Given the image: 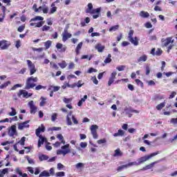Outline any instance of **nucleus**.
I'll return each instance as SVG.
<instances>
[{
    "mask_svg": "<svg viewBox=\"0 0 177 177\" xmlns=\"http://www.w3.org/2000/svg\"><path fill=\"white\" fill-rule=\"evenodd\" d=\"M43 20H44V17L36 16L34 18H32L30 19V21H39V22H37V23L32 22L30 24V26L31 27L41 28V27H42L44 26V24H45V21H44Z\"/></svg>",
    "mask_w": 177,
    "mask_h": 177,
    "instance_id": "1",
    "label": "nucleus"
},
{
    "mask_svg": "<svg viewBox=\"0 0 177 177\" xmlns=\"http://www.w3.org/2000/svg\"><path fill=\"white\" fill-rule=\"evenodd\" d=\"M34 82H38V77H34L32 76L28 77L26 82V86L24 89L28 91V89H32V88H35L37 84Z\"/></svg>",
    "mask_w": 177,
    "mask_h": 177,
    "instance_id": "2",
    "label": "nucleus"
},
{
    "mask_svg": "<svg viewBox=\"0 0 177 177\" xmlns=\"http://www.w3.org/2000/svg\"><path fill=\"white\" fill-rule=\"evenodd\" d=\"M158 154H160V151H157L156 152H153L149 155H145V156H142L138 158V162L137 163L138 164V165H140V164H143V162H146V161H147L148 160H150V158L153 157H156V156H158Z\"/></svg>",
    "mask_w": 177,
    "mask_h": 177,
    "instance_id": "3",
    "label": "nucleus"
},
{
    "mask_svg": "<svg viewBox=\"0 0 177 177\" xmlns=\"http://www.w3.org/2000/svg\"><path fill=\"white\" fill-rule=\"evenodd\" d=\"M135 31L133 30H130L128 35V40L131 44L134 45V46H138L139 45V38L138 37H135L133 38V33Z\"/></svg>",
    "mask_w": 177,
    "mask_h": 177,
    "instance_id": "4",
    "label": "nucleus"
},
{
    "mask_svg": "<svg viewBox=\"0 0 177 177\" xmlns=\"http://www.w3.org/2000/svg\"><path fill=\"white\" fill-rule=\"evenodd\" d=\"M62 149H59L57 151V154L60 155L62 154L64 156H66V154H68V153H71V150H70V144H66L62 147Z\"/></svg>",
    "mask_w": 177,
    "mask_h": 177,
    "instance_id": "5",
    "label": "nucleus"
},
{
    "mask_svg": "<svg viewBox=\"0 0 177 177\" xmlns=\"http://www.w3.org/2000/svg\"><path fill=\"white\" fill-rule=\"evenodd\" d=\"M26 62H27L28 67L30 70V75H33V74H35V73H37V68H35V64H34L32 62H31V60L30 59H27Z\"/></svg>",
    "mask_w": 177,
    "mask_h": 177,
    "instance_id": "6",
    "label": "nucleus"
},
{
    "mask_svg": "<svg viewBox=\"0 0 177 177\" xmlns=\"http://www.w3.org/2000/svg\"><path fill=\"white\" fill-rule=\"evenodd\" d=\"M21 95L23 97H25L26 99H28V97H31V96H32V93H28L26 90H19L17 93L18 97H21Z\"/></svg>",
    "mask_w": 177,
    "mask_h": 177,
    "instance_id": "7",
    "label": "nucleus"
},
{
    "mask_svg": "<svg viewBox=\"0 0 177 177\" xmlns=\"http://www.w3.org/2000/svg\"><path fill=\"white\" fill-rule=\"evenodd\" d=\"M99 127L96 124H93L91 127V135L93 136V139H97L98 136H97V129Z\"/></svg>",
    "mask_w": 177,
    "mask_h": 177,
    "instance_id": "8",
    "label": "nucleus"
},
{
    "mask_svg": "<svg viewBox=\"0 0 177 177\" xmlns=\"http://www.w3.org/2000/svg\"><path fill=\"white\" fill-rule=\"evenodd\" d=\"M115 77H117V73L115 71H113L111 73L109 81H108V86H111L113 84H114V81H115Z\"/></svg>",
    "mask_w": 177,
    "mask_h": 177,
    "instance_id": "9",
    "label": "nucleus"
},
{
    "mask_svg": "<svg viewBox=\"0 0 177 177\" xmlns=\"http://www.w3.org/2000/svg\"><path fill=\"white\" fill-rule=\"evenodd\" d=\"M10 46V43H8L7 40L0 41V49L1 50H5Z\"/></svg>",
    "mask_w": 177,
    "mask_h": 177,
    "instance_id": "10",
    "label": "nucleus"
},
{
    "mask_svg": "<svg viewBox=\"0 0 177 177\" xmlns=\"http://www.w3.org/2000/svg\"><path fill=\"white\" fill-rule=\"evenodd\" d=\"M41 10H42L44 15H46L49 12V7H48L46 5H44L43 6H39L38 8L35 9V12H41Z\"/></svg>",
    "mask_w": 177,
    "mask_h": 177,
    "instance_id": "11",
    "label": "nucleus"
},
{
    "mask_svg": "<svg viewBox=\"0 0 177 177\" xmlns=\"http://www.w3.org/2000/svg\"><path fill=\"white\" fill-rule=\"evenodd\" d=\"M71 37H73L71 33H68V30H67V29H64V32L62 33L63 42H66V41H67V39L69 38H71Z\"/></svg>",
    "mask_w": 177,
    "mask_h": 177,
    "instance_id": "12",
    "label": "nucleus"
},
{
    "mask_svg": "<svg viewBox=\"0 0 177 177\" xmlns=\"http://www.w3.org/2000/svg\"><path fill=\"white\" fill-rule=\"evenodd\" d=\"M100 10H101V8H98L93 9L91 12H90V15H93V19H97V17L100 16Z\"/></svg>",
    "mask_w": 177,
    "mask_h": 177,
    "instance_id": "13",
    "label": "nucleus"
},
{
    "mask_svg": "<svg viewBox=\"0 0 177 177\" xmlns=\"http://www.w3.org/2000/svg\"><path fill=\"white\" fill-rule=\"evenodd\" d=\"M63 102L66 104V107H67L68 109H70L71 110L73 109V105H71V102H73V98L64 97Z\"/></svg>",
    "mask_w": 177,
    "mask_h": 177,
    "instance_id": "14",
    "label": "nucleus"
},
{
    "mask_svg": "<svg viewBox=\"0 0 177 177\" xmlns=\"http://www.w3.org/2000/svg\"><path fill=\"white\" fill-rule=\"evenodd\" d=\"M28 122H30V120H26L24 122L19 123L18 129L23 131L24 128H30V124H28Z\"/></svg>",
    "mask_w": 177,
    "mask_h": 177,
    "instance_id": "15",
    "label": "nucleus"
},
{
    "mask_svg": "<svg viewBox=\"0 0 177 177\" xmlns=\"http://www.w3.org/2000/svg\"><path fill=\"white\" fill-rule=\"evenodd\" d=\"M28 105L30 109V114H35L38 108L34 104V101H30Z\"/></svg>",
    "mask_w": 177,
    "mask_h": 177,
    "instance_id": "16",
    "label": "nucleus"
},
{
    "mask_svg": "<svg viewBox=\"0 0 177 177\" xmlns=\"http://www.w3.org/2000/svg\"><path fill=\"white\" fill-rule=\"evenodd\" d=\"M10 136H15V135H17V131L16 130V125H12L9 130Z\"/></svg>",
    "mask_w": 177,
    "mask_h": 177,
    "instance_id": "17",
    "label": "nucleus"
},
{
    "mask_svg": "<svg viewBox=\"0 0 177 177\" xmlns=\"http://www.w3.org/2000/svg\"><path fill=\"white\" fill-rule=\"evenodd\" d=\"M171 41H172V37H167L166 39H162V42L163 46H168L171 44Z\"/></svg>",
    "mask_w": 177,
    "mask_h": 177,
    "instance_id": "18",
    "label": "nucleus"
},
{
    "mask_svg": "<svg viewBox=\"0 0 177 177\" xmlns=\"http://www.w3.org/2000/svg\"><path fill=\"white\" fill-rule=\"evenodd\" d=\"M41 132H45V127H44V125H42L41 127H39L36 129V136H41Z\"/></svg>",
    "mask_w": 177,
    "mask_h": 177,
    "instance_id": "19",
    "label": "nucleus"
},
{
    "mask_svg": "<svg viewBox=\"0 0 177 177\" xmlns=\"http://www.w3.org/2000/svg\"><path fill=\"white\" fill-rule=\"evenodd\" d=\"M105 46L102 45L101 44H97L95 46V49L97 50V52H100V53H102V52H103V50H104L105 49Z\"/></svg>",
    "mask_w": 177,
    "mask_h": 177,
    "instance_id": "20",
    "label": "nucleus"
},
{
    "mask_svg": "<svg viewBox=\"0 0 177 177\" xmlns=\"http://www.w3.org/2000/svg\"><path fill=\"white\" fill-rule=\"evenodd\" d=\"M140 17H142L143 19H147V18L150 17V14L146 11H140Z\"/></svg>",
    "mask_w": 177,
    "mask_h": 177,
    "instance_id": "21",
    "label": "nucleus"
},
{
    "mask_svg": "<svg viewBox=\"0 0 177 177\" xmlns=\"http://www.w3.org/2000/svg\"><path fill=\"white\" fill-rule=\"evenodd\" d=\"M122 151H121V149L120 148H118L115 150V153L113 154V157H122Z\"/></svg>",
    "mask_w": 177,
    "mask_h": 177,
    "instance_id": "22",
    "label": "nucleus"
},
{
    "mask_svg": "<svg viewBox=\"0 0 177 177\" xmlns=\"http://www.w3.org/2000/svg\"><path fill=\"white\" fill-rule=\"evenodd\" d=\"M157 162H158L157 161L153 162H151V164L146 165V166L143 168V169H144L145 171H146L147 169H151V168H153V167H154V165H156V164H157Z\"/></svg>",
    "mask_w": 177,
    "mask_h": 177,
    "instance_id": "23",
    "label": "nucleus"
},
{
    "mask_svg": "<svg viewBox=\"0 0 177 177\" xmlns=\"http://www.w3.org/2000/svg\"><path fill=\"white\" fill-rule=\"evenodd\" d=\"M60 90V86H50L48 88V91H53L54 92H57V91Z\"/></svg>",
    "mask_w": 177,
    "mask_h": 177,
    "instance_id": "24",
    "label": "nucleus"
},
{
    "mask_svg": "<svg viewBox=\"0 0 177 177\" xmlns=\"http://www.w3.org/2000/svg\"><path fill=\"white\" fill-rule=\"evenodd\" d=\"M82 45L83 43L82 41H81L80 43H79L75 48V53L76 55H80V51L81 50V49L82 48Z\"/></svg>",
    "mask_w": 177,
    "mask_h": 177,
    "instance_id": "25",
    "label": "nucleus"
},
{
    "mask_svg": "<svg viewBox=\"0 0 177 177\" xmlns=\"http://www.w3.org/2000/svg\"><path fill=\"white\" fill-rule=\"evenodd\" d=\"M39 139L38 140L37 147H41V145H44L45 142V138H44L42 136H39Z\"/></svg>",
    "mask_w": 177,
    "mask_h": 177,
    "instance_id": "26",
    "label": "nucleus"
},
{
    "mask_svg": "<svg viewBox=\"0 0 177 177\" xmlns=\"http://www.w3.org/2000/svg\"><path fill=\"white\" fill-rule=\"evenodd\" d=\"M124 133H125V132H124V131H122V129H119V130L118 131V133H115L113 134V136H114L115 138H117V137H118V136H124Z\"/></svg>",
    "mask_w": 177,
    "mask_h": 177,
    "instance_id": "27",
    "label": "nucleus"
},
{
    "mask_svg": "<svg viewBox=\"0 0 177 177\" xmlns=\"http://www.w3.org/2000/svg\"><path fill=\"white\" fill-rule=\"evenodd\" d=\"M51 6L53 8H50V12H48V15H53V13H55V12L57 10V7L55 6V3H53L51 4Z\"/></svg>",
    "mask_w": 177,
    "mask_h": 177,
    "instance_id": "28",
    "label": "nucleus"
},
{
    "mask_svg": "<svg viewBox=\"0 0 177 177\" xmlns=\"http://www.w3.org/2000/svg\"><path fill=\"white\" fill-rule=\"evenodd\" d=\"M88 8L86 9V13H91L92 10H93V5H92V3H89L88 5Z\"/></svg>",
    "mask_w": 177,
    "mask_h": 177,
    "instance_id": "29",
    "label": "nucleus"
},
{
    "mask_svg": "<svg viewBox=\"0 0 177 177\" xmlns=\"http://www.w3.org/2000/svg\"><path fill=\"white\" fill-rule=\"evenodd\" d=\"M147 60V55H143L138 59V63H142V62H146Z\"/></svg>",
    "mask_w": 177,
    "mask_h": 177,
    "instance_id": "30",
    "label": "nucleus"
},
{
    "mask_svg": "<svg viewBox=\"0 0 177 177\" xmlns=\"http://www.w3.org/2000/svg\"><path fill=\"white\" fill-rule=\"evenodd\" d=\"M40 100H41L39 103L40 107H44L46 104V98L44 97H41Z\"/></svg>",
    "mask_w": 177,
    "mask_h": 177,
    "instance_id": "31",
    "label": "nucleus"
},
{
    "mask_svg": "<svg viewBox=\"0 0 177 177\" xmlns=\"http://www.w3.org/2000/svg\"><path fill=\"white\" fill-rule=\"evenodd\" d=\"M165 107V102H161L160 104H158L156 106V109L158 110L159 111L162 110Z\"/></svg>",
    "mask_w": 177,
    "mask_h": 177,
    "instance_id": "32",
    "label": "nucleus"
},
{
    "mask_svg": "<svg viewBox=\"0 0 177 177\" xmlns=\"http://www.w3.org/2000/svg\"><path fill=\"white\" fill-rule=\"evenodd\" d=\"M10 84H12V82H10V81H8L6 82H4L3 84H2L0 86V89H3L5 88H6L7 86H8L9 85H10Z\"/></svg>",
    "mask_w": 177,
    "mask_h": 177,
    "instance_id": "33",
    "label": "nucleus"
},
{
    "mask_svg": "<svg viewBox=\"0 0 177 177\" xmlns=\"http://www.w3.org/2000/svg\"><path fill=\"white\" fill-rule=\"evenodd\" d=\"M57 139H59V140H61V143H62L63 145H66V141L64 140V138L63 137V135L62 134H58L57 136Z\"/></svg>",
    "mask_w": 177,
    "mask_h": 177,
    "instance_id": "34",
    "label": "nucleus"
},
{
    "mask_svg": "<svg viewBox=\"0 0 177 177\" xmlns=\"http://www.w3.org/2000/svg\"><path fill=\"white\" fill-rule=\"evenodd\" d=\"M44 46L46 49H49V48L52 46V41L48 40L47 41L44 42Z\"/></svg>",
    "mask_w": 177,
    "mask_h": 177,
    "instance_id": "35",
    "label": "nucleus"
},
{
    "mask_svg": "<svg viewBox=\"0 0 177 177\" xmlns=\"http://www.w3.org/2000/svg\"><path fill=\"white\" fill-rule=\"evenodd\" d=\"M42 176H50V174L46 170H44L39 175V177Z\"/></svg>",
    "mask_w": 177,
    "mask_h": 177,
    "instance_id": "36",
    "label": "nucleus"
},
{
    "mask_svg": "<svg viewBox=\"0 0 177 177\" xmlns=\"http://www.w3.org/2000/svg\"><path fill=\"white\" fill-rule=\"evenodd\" d=\"M49 159V156H46V155H41L40 156H39V161H45L46 160Z\"/></svg>",
    "mask_w": 177,
    "mask_h": 177,
    "instance_id": "37",
    "label": "nucleus"
},
{
    "mask_svg": "<svg viewBox=\"0 0 177 177\" xmlns=\"http://www.w3.org/2000/svg\"><path fill=\"white\" fill-rule=\"evenodd\" d=\"M162 99H164V97L162 95H160L158 94H156L153 97V100H162Z\"/></svg>",
    "mask_w": 177,
    "mask_h": 177,
    "instance_id": "38",
    "label": "nucleus"
},
{
    "mask_svg": "<svg viewBox=\"0 0 177 177\" xmlns=\"http://www.w3.org/2000/svg\"><path fill=\"white\" fill-rule=\"evenodd\" d=\"M104 62L107 64L111 63V54H109L108 57L104 59Z\"/></svg>",
    "mask_w": 177,
    "mask_h": 177,
    "instance_id": "39",
    "label": "nucleus"
},
{
    "mask_svg": "<svg viewBox=\"0 0 177 177\" xmlns=\"http://www.w3.org/2000/svg\"><path fill=\"white\" fill-rule=\"evenodd\" d=\"M12 111L8 113V115L10 117H14V115H16L17 114V112H16V109L15 108L12 107L11 108Z\"/></svg>",
    "mask_w": 177,
    "mask_h": 177,
    "instance_id": "40",
    "label": "nucleus"
},
{
    "mask_svg": "<svg viewBox=\"0 0 177 177\" xmlns=\"http://www.w3.org/2000/svg\"><path fill=\"white\" fill-rule=\"evenodd\" d=\"M58 65L61 68H66L67 67V64L66 63V61H62V63H59Z\"/></svg>",
    "mask_w": 177,
    "mask_h": 177,
    "instance_id": "41",
    "label": "nucleus"
},
{
    "mask_svg": "<svg viewBox=\"0 0 177 177\" xmlns=\"http://www.w3.org/2000/svg\"><path fill=\"white\" fill-rule=\"evenodd\" d=\"M41 89H46V86L39 84L35 87V91H41Z\"/></svg>",
    "mask_w": 177,
    "mask_h": 177,
    "instance_id": "42",
    "label": "nucleus"
},
{
    "mask_svg": "<svg viewBox=\"0 0 177 177\" xmlns=\"http://www.w3.org/2000/svg\"><path fill=\"white\" fill-rule=\"evenodd\" d=\"M118 28H120V26L115 25V26L111 27L109 28V31H117V30H118Z\"/></svg>",
    "mask_w": 177,
    "mask_h": 177,
    "instance_id": "43",
    "label": "nucleus"
},
{
    "mask_svg": "<svg viewBox=\"0 0 177 177\" xmlns=\"http://www.w3.org/2000/svg\"><path fill=\"white\" fill-rule=\"evenodd\" d=\"M125 165L127 166V168H128V167H132L133 165L138 166L139 165L138 164L137 162H129L128 164H127Z\"/></svg>",
    "mask_w": 177,
    "mask_h": 177,
    "instance_id": "44",
    "label": "nucleus"
},
{
    "mask_svg": "<svg viewBox=\"0 0 177 177\" xmlns=\"http://www.w3.org/2000/svg\"><path fill=\"white\" fill-rule=\"evenodd\" d=\"M17 88H21V84H15V85L11 88V91H16V89H17Z\"/></svg>",
    "mask_w": 177,
    "mask_h": 177,
    "instance_id": "45",
    "label": "nucleus"
},
{
    "mask_svg": "<svg viewBox=\"0 0 177 177\" xmlns=\"http://www.w3.org/2000/svg\"><path fill=\"white\" fill-rule=\"evenodd\" d=\"M135 81H136L137 85H140V86H141V88H143V82L142 81H141L139 79H136Z\"/></svg>",
    "mask_w": 177,
    "mask_h": 177,
    "instance_id": "46",
    "label": "nucleus"
},
{
    "mask_svg": "<svg viewBox=\"0 0 177 177\" xmlns=\"http://www.w3.org/2000/svg\"><path fill=\"white\" fill-rule=\"evenodd\" d=\"M56 120H57V113H53V115H51V121H53V122H55Z\"/></svg>",
    "mask_w": 177,
    "mask_h": 177,
    "instance_id": "47",
    "label": "nucleus"
},
{
    "mask_svg": "<svg viewBox=\"0 0 177 177\" xmlns=\"http://www.w3.org/2000/svg\"><path fill=\"white\" fill-rule=\"evenodd\" d=\"M66 175V173L64 171H58L56 173V176L57 177H63Z\"/></svg>",
    "mask_w": 177,
    "mask_h": 177,
    "instance_id": "48",
    "label": "nucleus"
},
{
    "mask_svg": "<svg viewBox=\"0 0 177 177\" xmlns=\"http://www.w3.org/2000/svg\"><path fill=\"white\" fill-rule=\"evenodd\" d=\"M24 28H26V25H22V26H20L18 29H17V31L19 32H23V31H24Z\"/></svg>",
    "mask_w": 177,
    "mask_h": 177,
    "instance_id": "49",
    "label": "nucleus"
},
{
    "mask_svg": "<svg viewBox=\"0 0 177 177\" xmlns=\"http://www.w3.org/2000/svg\"><path fill=\"white\" fill-rule=\"evenodd\" d=\"M84 163H82V162H79V163H77V164H76L75 165V168L77 169H80V168H84Z\"/></svg>",
    "mask_w": 177,
    "mask_h": 177,
    "instance_id": "50",
    "label": "nucleus"
},
{
    "mask_svg": "<svg viewBox=\"0 0 177 177\" xmlns=\"http://www.w3.org/2000/svg\"><path fill=\"white\" fill-rule=\"evenodd\" d=\"M85 83H84L82 82V80H79L77 83H76V86H77V88H81V86H82V85H84Z\"/></svg>",
    "mask_w": 177,
    "mask_h": 177,
    "instance_id": "51",
    "label": "nucleus"
},
{
    "mask_svg": "<svg viewBox=\"0 0 177 177\" xmlns=\"http://www.w3.org/2000/svg\"><path fill=\"white\" fill-rule=\"evenodd\" d=\"M124 168H127L126 165H122V166H119V167H118V169H117V171H118V172H120V171H122V169H124Z\"/></svg>",
    "mask_w": 177,
    "mask_h": 177,
    "instance_id": "52",
    "label": "nucleus"
},
{
    "mask_svg": "<svg viewBox=\"0 0 177 177\" xmlns=\"http://www.w3.org/2000/svg\"><path fill=\"white\" fill-rule=\"evenodd\" d=\"M26 143V137H22L21 138V140L19 141V144L21 145V146H24Z\"/></svg>",
    "mask_w": 177,
    "mask_h": 177,
    "instance_id": "53",
    "label": "nucleus"
},
{
    "mask_svg": "<svg viewBox=\"0 0 177 177\" xmlns=\"http://www.w3.org/2000/svg\"><path fill=\"white\" fill-rule=\"evenodd\" d=\"M66 122H67V125H73V122H71V118H70L68 115L66 116Z\"/></svg>",
    "mask_w": 177,
    "mask_h": 177,
    "instance_id": "54",
    "label": "nucleus"
},
{
    "mask_svg": "<svg viewBox=\"0 0 177 177\" xmlns=\"http://www.w3.org/2000/svg\"><path fill=\"white\" fill-rule=\"evenodd\" d=\"M107 140H106V138H103L101 140H97V144L98 145H102L103 143H106Z\"/></svg>",
    "mask_w": 177,
    "mask_h": 177,
    "instance_id": "55",
    "label": "nucleus"
},
{
    "mask_svg": "<svg viewBox=\"0 0 177 177\" xmlns=\"http://www.w3.org/2000/svg\"><path fill=\"white\" fill-rule=\"evenodd\" d=\"M49 30H50V26H48L46 25L44 26L42 28H41V30L42 31H49Z\"/></svg>",
    "mask_w": 177,
    "mask_h": 177,
    "instance_id": "56",
    "label": "nucleus"
},
{
    "mask_svg": "<svg viewBox=\"0 0 177 177\" xmlns=\"http://www.w3.org/2000/svg\"><path fill=\"white\" fill-rule=\"evenodd\" d=\"M72 120L73 124H75V125H77L78 124V120H77V118L74 115H72Z\"/></svg>",
    "mask_w": 177,
    "mask_h": 177,
    "instance_id": "57",
    "label": "nucleus"
},
{
    "mask_svg": "<svg viewBox=\"0 0 177 177\" xmlns=\"http://www.w3.org/2000/svg\"><path fill=\"white\" fill-rule=\"evenodd\" d=\"M15 172H16V174L19 175V176H21V175H23V172L21 171V170L19 167L15 169Z\"/></svg>",
    "mask_w": 177,
    "mask_h": 177,
    "instance_id": "58",
    "label": "nucleus"
},
{
    "mask_svg": "<svg viewBox=\"0 0 177 177\" xmlns=\"http://www.w3.org/2000/svg\"><path fill=\"white\" fill-rule=\"evenodd\" d=\"M117 70H118V71H124V70H125V66L121 65V66H118V67H117Z\"/></svg>",
    "mask_w": 177,
    "mask_h": 177,
    "instance_id": "59",
    "label": "nucleus"
},
{
    "mask_svg": "<svg viewBox=\"0 0 177 177\" xmlns=\"http://www.w3.org/2000/svg\"><path fill=\"white\" fill-rule=\"evenodd\" d=\"M156 55L157 56H161V55H162V50L158 48V50L156 52Z\"/></svg>",
    "mask_w": 177,
    "mask_h": 177,
    "instance_id": "60",
    "label": "nucleus"
},
{
    "mask_svg": "<svg viewBox=\"0 0 177 177\" xmlns=\"http://www.w3.org/2000/svg\"><path fill=\"white\" fill-rule=\"evenodd\" d=\"M67 86H68V88H75V86H77V83H73L72 84H70L67 83Z\"/></svg>",
    "mask_w": 177,
    "mask_h": 177,
    "instance_id": "61",
    "label": "nucleus"
},
{
    "mask_svg": "<svg viewBox=\"0 0 177 177\" xmlns=\"http://www.w3.org/2000/svg\"><path fill=\"white\" fill-rule=\"evenodd\" d=\"M75 67V65L74 64L73 62L69 63V65H68V69H69V70H72V69L74 68Z\"/></svg>",
    "mask_w": 177,
    "mask_h": 177,
    "instance_id": "62",
    "label": "nucleus"
},
{
    "mask_svg": "<svg viewBox=\"0 0 177 177\" xmlns=\"http://www.w3.org/2000/svg\"><path fill=\"white\" fill-rule=\"evenodd\" d=\"M171 124H174V125H176L177 124V118H171L170 120Z\"/></svg>",
    "mask_w": 177,
    "mask_h": 177,
    "instance_id": "63",
    "label": "nucleus"
},
{
    "mask_svg": "<svg viewBox=\"0 0 177 177\" xmlns=\"http://www.w3.org/2000/svg\"><path fill=\"white\" fill-rule=\"evenodd\" d=\"M86 146H88V144L86 142H82L80 143V147H82V149H85Z\"/></svg>",
    "mask_w": 177,
    "mask_h": 177,
    "instance_id": "64",
    "label": "nucleus"
}]
</instances>
